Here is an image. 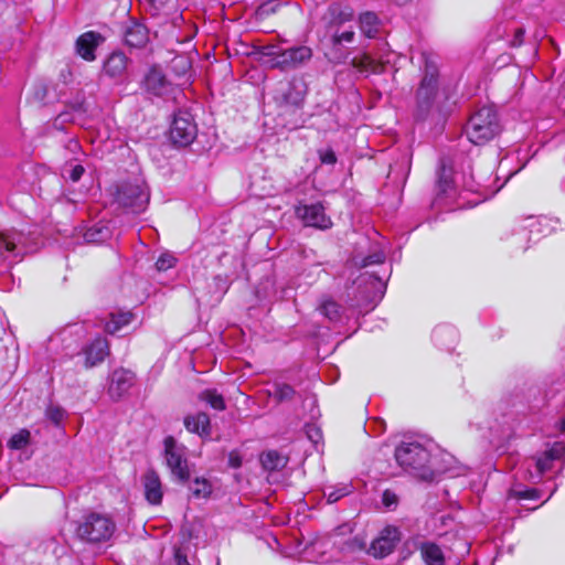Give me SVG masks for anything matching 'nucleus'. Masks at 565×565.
<instances>
[{
	"mask_svg": "<svg viewBox=\"0 0 565 565\" xmlns=\"http://www.w3.org/2000/svg\"><path fill=\"white\" fill-rule=\"evenodd\" d=\"M501 131L498 113L490 106L476 110L465 127V134L470 142L483 145L492 140Z\"/></svg>",
	"mask_w": 565,
	"mask_h": 565,
	"instance_id": "f257e3e1",
	"label": "nucleus"
},
{
	"mask_svg": "<svg viewBox=\"0 0 565 565\" xmlns=\"http://www.w3.org/2000/svg\"><path fill=\"white\" fill-rule=\"evenodd\" d=\"M116 530L110 516L92 512L82 518L76 526V536L86 543L99 544L108 542Z\"/></svg>",
	"mask_w": 565,
	"mask_h": 565,
	"instance_id": "f03ea898",
	"label": "nucleus"
},
{
	"mask_svg": "<svg viewBox=\"0 0 565 565\" xmlns=\"http://www.w3.org/2000/svg\"><path fill=\"white\" fill-rule=\"evenodd\" d=\"M395 446V459L404 458H439L448 455L447 450L426 437H405L393 443Z\"/></svg>",
	"mask_w": 565,
	"mask_h": 565,
	"instance_id": "7ed1b4c3",
	"label": "nucleus"
},
{
	"mask_svg": "<svg viewBox=\"0 0 565 565\" xmlns=\"http://www.w3.org/2000/svg\"><path fill=\"white\" fill-rule=\"evenodd\" d=\"M425 74L416 94V116L424 119L431 109L437 94L438 70L425 55Z\"/></svg>",
	"mask_w": 565,
	"mask_h": 565,
	"instance_id": "20e7f679",
	"label": "nucleus"
},
{
	"mask_svg": "<svg viewBox=\"0 0 565 565\" xmlns=\"http://www.w3.org/2000/svg\"><path fill=\"white\" fill-rule=\"evenodd\" d=\"M323 19L327 21V32L330 34L333 46L354 41L355 33L351 28L340 31V26L343 23L353 19V11L351 9L341 8L339 4H331Z\"/></svg>",
	"mask_w": 565,
	"mask_h": 565,
	"instance_id": "39448f33",
	"label": "nucleus"
},
{
	"mask_svg": "<svg viewBox=\"0 0 565 565\" xmlns=\"http://www.w3.org/2000/svg\"><path fill=\"white\" fill-rule=\"evenodd\" d=\"M149 199V191L142 181L124 182L117 188L116 201L132 213L143 212Z\"/></svg>",
	"mask_w": 565,
	"mask_h": 565,
	"instance_id": "423d86ee",
	"label": "nucleus"
},
{
	"mask_svg": "<svg viewBox=\"0 0 565 565\" xmlns=\"http://www.w3.org/2000/svg\"><path fill=\"white\" fill-rule=\"evenodd\" d=\"M196 134L198 128L192 116L188 111H178L170 127L171 141L179 147H186L192 143Z\"/></svg>",
	"mask_w": 565,
	"mask_h": 565,
	"instance_id": "0eeeda50",
	"label": "nucleus"
},
{
	"mask_svg": "<svg viewBox=\"0 0 565 565\" xmlns=\"http://www.w3.org/2000/svg\"><path fill=\"white\" fill-rule=\"evenodd\" d=\"M142 87L148 94L161 98H170L178 90L158 67L149 70L142 81Z\"/></svg>",
	"mask_w": 565,
	"mask_h": 565,
	"instance_id": "6e6552de",
	"label": "nucleus"
},
{
	"mask_svg": "<svg viewBox=\"0 0 565 565\" xmlns=\"http://www.w3.org/2000/svg\"><path fill=\"white\" fill-rule=\"evenodd\" d=\"M25 239L23 233L14 230L0 233L1 257L3 259L21 260L28 253Z\"/></svg>",
	"mask_w": 565,
	"mask_h": 565,
	"instance_id": "1a4fd4ad",
	"label": "nucleus"
},
{
	"mask_svg": "<svg viewBox=\"0 0 565 565\" xmlns=\"http://www.w3.org/2000/svg\"><path fill=\"white\" fill-rule=\"evenodd\" d=\"M311 56L312 51L309 46L300 45L287 50L280 49L276 63H271V67L281 71L297 68L308 62Z\"/></svg>",
	"mask_w": 565,
	"mask_h": 565,
	"instance_id": "9d476101",
	"label": "nucleus"
},
{
	"mask_svg": "<svg viewBox=\"0 0 565 565\" xmlns=\"http://www.w3.org/2000/svg\"><path fill=\"white\" fill-rule=\"evenodd\" d=\"M296 214L306 226L326 230L332 224L330 217L324 213V207L319 203L298 206Z\"/></svg>",
	"mask_w": 565,
	"mask_h": 565,
	"instance_id": "9b49d317",
	"label": "nucleus"
},
{
	"mask_svg": "<svg viewBox=\"0 0 565 565\" xmlns=\"http://www.w3.org/2000/svg\"><path fill=\"white\" fill-rule=\"evenodd\" d=\"M129 58L122 52H113L103 64V73L115 81L122 83L127 78Z\"/></svg>",
	"mask_w": 565,
	"mask_h": 565,
	"instance_id": "f8f14e48",
	"label": "nucleus"
},
{
	"mask_svg": "<svg viewBox=\"0 0 565 565\" xmlns=\"http://www.w3.org/2000/svg\"><path fill=\"white\" fill-rule=\"evenodd\" d=\"M399 541V532L395 526H386L375 539L370 547V552L375 557H384L392 553L396 543Z\"/></svg>",
	"mask_w": 565,
	"mask_h": 565,
	"instance_id": "ddd939ff",
	"label": "nucleus"
},
{
	"mask_svg": "<svg viewBox=\"0 0 565 565\" xmlns=\"http://www.w3.org/2000/svg\"><path fill=\"white\" fill-rule=\"evenodd\" d=\"M105 38L95 31H87L76 40V53L85 61L93 62L96 60L95 51L103 44Z\"/></svg>",
	"mask_w": 565,
	"mask_h": 565,
	"instance_id": "4468645a",
	"label": "nucleus"
},
{
	"mask_svg": "<svg viewBox=\"0 0 565 565\" xmlns=\"http://www.w3.org/2000/svg\"><path fill=\"white\" fill-rule=\"evenodd\" d=\"M301 444L305 449V459L322 457L324 455L322 431L316 425L306 426V438L301 440Z\"/></svg>",
	"mask_w": 565,
	"mask_h": 565,
	"instance_id": "2eb2a0df",
	"label": "nucleus"
},
{
	"mask_svg": "<svg viewBox=\"0 0 565 565\" xmlns=\"http://www.w3.org/2000/svg\"><path fill=\"white\" fill-rule=\"evenodd\" d=\"M109 352L108 341L104 338L95 339L88 347L84 349V366L89 369L104 361Z\"/></svg>",
	"mask_w": 565,
	"mask_h": 565,
	"instance_id": "dca6fc26",
	"label": "nucleus"
},
{
	"mask_svg": "<svg viewBox=\"0 0 565 565\" xmlns=\"http://www.w3.org/2000/svg\"><path fill=\"white\" fill-rule=\"evenodd\" d=\"M124 40L131 47H142L149 41V31L142 23L130 21L125 28Z\"/></svg>",
	"mask_w": 565,
	"mask_h": 565,
	"instance_id": "f3484780",
	"label": "nucleus"
},
{
	"mask_svg": "<svg viewBox=\"0 0 565 565\" xmlns=\"http://www.w3.org/2000/svg\"><path fill=\"white\" fill-rule=\"evenodd\" d=\"M142 483L147 501L151 504H159L163 494L159 476L153 470H149L145 473Z\"/></svg>",
	"mask_w": 565,
	"mask_h": 565,
	"instance_id": "a211bd4d",
	"label": "nucleus"
},
{
	"mask_svg": "<svg viewBox=\"0 0 565 565\" xmlns=\"http://www.w3.org/2000/svg\"><path fill=\"white\" fill-rule=\"evenodd\" d=\"M404 472L420 481H433L435 471L426 461H397Z\"/></svg>",
	"mask_w": 565,
	"mask_h": 565,
	"instance_id": "6ab92c4d",
	"label": "nucleus"
},
{
	"mask_svg": "<svg viewBox=\"0 0 565 565\" xmlns=\"http://www.w3.org/2000/svg\"><path fill=\"white\" fill-rule=\"evenodd\" d=\"M134 383V375L126 370H118L113 373L111 382L109 385V394L111 396L120 397L126 393Z\"/></svg>",
	"mask_w": 565,
	"mask_h": 565,
	"instance_id": "aec40b11",
	"label": "nucleus"
},
{
	"mask_svg": "<svg viewBox=\"0 0 565 565\" xmlns=\"http://www.w3.org/2000/svg\"><path fill=\"white\" fill-rule=\"evenodd\" d=\"M422 559L426 565H444L445 555L441 547L430 541L420 542L418 545Z\"/></svg>",
	"mask_w": 565,
	"mask_h": 565,
	"instance_id": "412c9836",
	"label": "nucleus"
},
{
	"mask_svg": "<svg viewBox=\"0 0 565 565\" xmlns=\"http://www.w3.org/2000/svg\"><path fill=\"white\" fill-rule=\"evenodd\" d=\"M184 426L189 431L202 437L210 436L211 434L210 417L205 413L186 416L184 418Z\"/></svg>",
	"mask_w": 565,
	"mask_h": 565,
	"instance_id": "4be33fe9",
	"label": "nucleus"
},
{
	"mask_svg": "<svg viewBox=\"0 0 565 565\" xmlns=\"http://www.w3.org/2000/svg\"><path fill=\"white\" fill-rule=\"evenodd\" d=\"M523 463H526L522 467L525 470L524 478L536 483L542 480L545 473L552 470L553 461H523Z\"/></svg>",
	"mask_w": 565,
	"mask_h": 565,
	"instance_id": "5701e85b",
	"label": "nucleus"
},
{
	"mask_svg": "<svg viewBox=\"0 0 565 565\" xmlns=\"http://www.w3.org/2000/svg\"><path fill=\"white\" fill-rule=\"evenodd\" d=\"M360 29L367 38H375L380 30V19L375 12L365 11L359 17Z\"/></svg>",
	"mask_w": 565,
	"mask_h": 565,
	"instance_id": "b1692460",
	"label": "nucleus"
},
{
	"mask_svg": "<svg viewBox=\"0 0 565 565\" xmlns=\"http://www.w3.org/2000/svg\"><path fill=\"white\" fill-rule=\"evenodd\" d=\"M134 315L130 311L125 312H113L110 313L109 320L106 322L105 330L108 333H116L122 327L131 322Z\"/></svg>",
	"mask_w": 565,
	"mask_h": 565,
	"instance_id": "393cba45",
	"label": "nucleus"
},
{
	"mask_svg": "<svg viewBox=\"0 0 565 565\" xmlns=\"http://www.w3.org/2000/svg\"><path fill=\"white\" fill-rule=\"evenodd\" d=\"M352 65L361 72H382V64L374 60L371 55L364 53L361 56H355L352 60Z\"/></svg>",
	"mask_w": 565,
	"mask_h": 565,
	"instance_id": "a878e982",
	"label": "nucleus"
},
{
	"mask_svg": "<svg viewBox=\"0 0 565 565\" xmlns=\"http://www.w3.org/2000/svg\"><path fill=\"white\" fill-rule=\"evenodd\" d=\"M296 394L297 393L291 385L279 382H276L274 384V391L270 393L274 399H276L279 403L292 401Z\"/></svg>",
	"mask_w": 565,
	"mask_h": 565,
	"instance_id": "bb28decb",
	"label": "nucleus"
},
{
	"mask_svg": "<svg viewBox=\"0 0 565 565\" xmlns=\"http://www.w3.org/2000/svg\"><path fill=\"white\" fill-rule=\"evenodd\" d=\"M199 398L216 411L225 409V401L216 390H204L200 393Z\"/></svg>",
	"mask_w": 565,
	"mask_h": 565,
	"instance_id": "cd10ccee",
	"label": "nucleus"
},
{
	"mask_svg": "<svg viewBox=\"0 0 565 565\" xmlns=\"http://www.w3.org/2000/svg\"><path fill=\"white\" fill-rule=\"evenodd\" d=\"M174 479L185 482L190 479L191 469L189 461H167Z\"/></svg>",
	"mask_w": 565,
	"mask_h": 565,
	"instance_id": "c85d7f7f",
	"label": "nucleus"
},
{
	"mask_svg": "<svg viewBox=\"0 0 565 565\" xmlns=\"http://www.w3.org/2000/svg\"><path fill=\"white\" fill-rule=\"evenodd\" d=\"M191 493L196 499H206L212 492V484L204 478H195L190 487Z\"/></svg>",
	"mask_w": 565,
	"mask_h": 565,
	"instance_id": "c756f323",
	"label": "nucleus"
},
{
	"mask_svg": "<svg viewBox=\"0 0 565 565\" xmlns=\"http://www.w3.org/2000/svg\"><path fill=\"white\" fill-rule=\"evenodd\" d=\"M163 444L167 459H182L185 456L184 447L179 445L173 437H166Z\"/></svg>",
	"mask_w": 565,
	"mask_h": 565,
	"instance_id": "7c9ffc66",
	"label": "nucleus"
},
{
	"mask_svg": "<svg viewBox=\"0 0 565 565\" xmlns=\"http://www.w3.org/2000/svg\"><path fill=\"white\" fill-rule=\"evenodd\" d=\"M280 47L276 44H267V45H257L254 46L253 54L257 55L259 60L264 57H268V63L271 66V63H276L277 55L279 54Z\"/></svg>",
	"mask_w": 565,
	"mask_h": 565,
	"instance_id": "2f4dec72",
	"label": "nucleus"
},
{
	"mask_svg": "<svg viewBox=\"0 0 565 565\" xmlns=\"http://www.w3.org/2000/svg\"><path fill=\"white\" fill-rule=\"evenodd\" d=\"M437 186L440 193L448 195L452 189V173L450 169H447L444 164L440 167L438 172Z\"/></svg>",
	"mask_w": 565,
	"mask_h": 565,
	"instance_id": "473e14b6",
	"label": "nucleus"
},
{
	"mask_svg": "<svg viewBox=\"0 0 565 565\" xmlns=\"http://www.w3.org/2000/svg\"><path fill=\"white\" fill-rule=\"evenodd\" d=\"M324 497L327 498L328 503H334L341 498L351 493V486L344 484L339 487H329L324 490Z\"/></svg>",
	"mask_w": 565,
	"mask_h": 565,
	"instance_id": "72a5a7b5",
	"label": "nucleus"
},
{
	"mask_svg": "<svg viewBox=\"0 0 565 565\" xmlns=\"http://www.w3.org/2000/svg\"><path fill=\"white\" fill-rule=\"evenodd\" d=\"M319 309L331 321H337L340 318V306L331 299L324 300Z\"/></svg>",
	"mask_w": 565,
	"mask_h": 565,
	"instance_id": "f704fd0d",
	"label": "nucleus"
},
{
	"mask_svg": "<svg viewBox=\"0 0 565 565\" xmlns=\"http://www.w3.org/2000/svg\"><path fill=\"white\" fill-rule=\"evenodd\" d=\"M29 440L30 431L26 429H21L9 439L8 446L11 449H22L29 444Z\"/></svg>",
	"mask_w": 565,
	"mask_h": 565,
	"instance_id": "c9c22d12",
	"label": "nucleus"
},
{
	"mask_svg": "<svg viewBox=\"0 0 565 565\" xmlns=\"http://www.w3.org/2000/svg\"><path fill=\"white\" fill-rule=\"evenodd\" d=\"M177 263V258L170 253H163L156 262L159 271H166L172 268Z\"/></svg>",
	"mask_w": 565,
	"mask_h": 565,
	"instance_id": "e433bc0d",
	"label": "nucleus"
},
{
	"mask_svg": "<svg viewBox=\"0 0 565 565\" xmlns=\"http://www.w3.org/2000/svg\"><path fill=\"white\" fill-rule=\"evenodd\" d=\"M433 337L436 342L444 344L441 342L443 338L449 337L451 339V342H454L456 340V332L450 327H437L433 332Z\"/></svg>",
	"mask_w": 565,
	"mask_h": 565,
	"instance_id": "4c0bfd02",
	"label": "nucleus"
},
{
	"mask_svg": "<svg viewBox=\"0 0 565 565\" xmlns=\"http://www.w3.org/2000/svg\"><path fill=\"white\" fill-rule=\"evenodd\" d=\"M565 455V444L555 441L547 450L545 459H562Z\"/></svg>",
	"mask_w": 565,
	"mask_h": 565,
	"instance_id": "58836bf2",
	"label": "nucleus"
},
{
	"mask_svg": "<svg viewBox=\"0 0 565 565\" xmlns=\"http://www.w3.org/2000/svg\"><path fill=\"white\" fill-rule=\"evenodd\" d=\"M511 494L516 499H539L540 492L536 489L518 490L512 489Z\"/></svg>",
	"mask_w": 565,
	"mask_h": 565,
	"instance_id": "ea45409f",
	"label": "nucleus"
},
{
	"mask_svg": "<svg viewBox=\"0 0 565 565\" xmlns=\"http://www.w3.org/2000/svg\"><path fill=\"white\" fill-rule=\"evenodd\" d=\"M46 415L52 423L58 425L63 420L65 412L58 406H50Z\"/></svg>",
	"mask_w": 565,
	"mask_h": 565,
	"instance_id": "a19ab883",
	"label": "nucleus"
},
{
	"mask_svg": "<svg viewBox=\"0 0 565 565\" xmlns=\"http://www.w3.org/2000/svg\"><path fill=\"white\" fill-rule=\"evenodd\" d=\"M382 502L385 508L393 510L397 507L398 498L393 491L385 490L382 494Z\"/></svg>",
	"mask_w": 565,
	"mask_h": 565,
	"instance_id": "79ce46f5",
	"label": "nucleus"
},
{
	"mask_svg": "<svg viewBox=\"0 0 565 565\" xmlns=\"http://www.w3.org/2000/svg\"><path fill=\"white\" fill-rule=\"evenodd\" d=\"M320 161L324 164H334L337 162V156L332 149H326L319 151Z\"/></svg>",
	"mask_w": 565,
	"mask_h": 565,
	"instance_id": "37998d69",
	"label": "nucleus"
},
{
	"mask_svg": "<svg viewBox=\"0 0 565 565\" xmlns=\"http://www.w3.org/2000/svg\"><path fill=\"white\" fill-rule=\"evenodd\" d=\"M84 171L85 170L81 164H76L71 169H65L64 173L67 174L73 182H77L82 178Z\"/></svg>",
	"mask_w": 565,
	"mask_h": 565,
	"instance_id": "c03bdc74",
	"label": "nucleus"
},
{
	"mask_svg": "<svg viewBox=\"0 0 565 565\" xmlns=\"http://www.w3.org/2000/svg\"><path fill=\"white\" fill-rule=\"evenodd\" d=\"M147 2L151 9H153L157 13L168 7L169 4H174V0H143Z\"/></svg>",
	"mask_w": 565,
	"mask_h": 565,
	"instance_id": "a18cd8bd",
	"label": "nucleus"
},
{
	"mask_svg": "<svg viewBox=\"0 0 565 565\" xmlns=\"http://www.w3.org/2000/svg\"><path fill=\"white\" fill-rule=\"evenodd\" d=\"M275 9H276V6L273 2H264L263 4H260L257 8L256 14L259 18H264L270 13H274Z\"/></svg>",
	"mask_w": 565,
	"mask_h": 565,
	"instance_id": "49530a36",
	"label": "nucleus"
},
{
	"mask_svg": "<svg viewBox=\"0 0 565 565\" xmlns=\"http://www.w3.org/2000/svg\"><path fill=\"white\" fill-rule=\"evenodd\" d=\"M385 259V256L383 253H374L372 255H369L363 259L362 266L366 267L374 264H381Z\"/></svg>",
	"mask_w": 565,
	"mask_h": 565,
	"instance_id": "de8ad7c7",
	"label": "nucleus"
},
{
	"mask_svg": "<svg viewBox=\"0 0 565 565\" xmlns=\"http://www.w3.org/2000/svg\"><path fill=\"white\" fill-rule=\"evenodd\" d=\"M174 558L177 565H194L188 562L186 556L182 554L180 548L175 551Z\"/></svg>",
	"mask_w": 565,
	"mask_h": 565,
	"instance_id": "09e8293b",
	"label": "nucleus"
},
{
	"mask_svg": "<svg viewBox=\"0 0 565 565\" xmlns=\"http://www.w3.org/2000/svg\"><path fill=\"white\" fill-rule=\"evenodd\" d=\"M259 459H281L280 454H278L276 450H268L266 452H263L259 457Z\"/></svg>",
	"mask_w": 565,
	"mask_h": 565,
	"instance_id": "8fccbe9b",
	"label": "nucleus"
},
{
	"mask_svg": "<svg viewBox=\"0 0 565 565\" xmlns=\"http://www.w3.org/2000/svg\"><path fill=\"white\" fill-rule=\"evenodd\" d=\"M99 233H100V231H96V232H95L93 228H89V230L85 233V238H86L87 241H89V242H90V241H96L97 238H96L95 236H96V234H99Z\"/></svg>",
	"mask_w": 565,
	"mask_h": 565,
	"instance_id": "3c124183",
	"label": "nucleus"
},
{
	"mask_svg": "<svg viewBox=\"0 0 565 565\" xmlns=\"http://www.w3.org/2000/svg\"><path fill=\"white\" fill-rule=\"evenodd\" d=\"M278 462H279V461H273V460H269V461H263V463H264V468H265V469H271V470H274V469H277V468H278V465H277Z\"/></svg>",
	"mask_w": 565,
	"mask_h": 565,
	"instance_id": "603ef678",
	"label": "nucleus"
},
{
	"mask_svg": "<svg viewBox=\"0 0 565 565\" xmlns=\"http://www.w3.org/2000/svg\"><path fill=\"white\" fill-rule=\"evenodd\" d=\"M68 148H70V150H71V151H73V152L77 151V150L79 149V143H78V141H77V140H74V139L70 140V142H68Z\"/></svg>",
	"mask_w": 565,
	"mask_h": 565,
	"instance_id": "864d4df0",
	"label": "nucleus"
},
{
	"mask_svg": "<svg viewBox=\"0 0 565 565\" xmlns=\"http://www.w3.org/2000/svg\"><path fill=\"white\" fill-rule=\"evenodd\" d=\"M374 424L377 426L380 433L385 430V422L383 419H375Z\"/></svg>",
	"mask_w": 565,
	"mask_h": 565,
	"instance_id": "5fc2aeb1",
	"label": "nucleus"
},
{
	"mask_svg": "<svg viewBox=\"0 0 565 565\" xmlns=\"http://www.w3.org/2000/svg\"><path fill=\"white\" fill-rule=\"evenodd\" d=\"M559 430H561L562 433H564V431H565V417H564V418L561 420V423H559Z\"/></svg>",
	"mask_w": 565,
	"mask_h": 565,
	"instance_id": "6e6d98bb",
	"label": "nucleus"
},
{
	"mask_svg": "<svg viewBox=\"0 0 565 565\" xmlns=\"http://www.w3.org/2000/svg\"><path fill=\"white\" fill-rule=\"evenodd\" d=\"M230 462H231V467L238 468L241 466L242 461L235 460V461H230Z\"/></svg>",
	"mask_w": 565,
	"mask_h": 565,
	"instance_id": "4d7b16f0",
	"label": "nucleus"
},
{
	"mask_svg": "<svg viewBox=\"0 0 565 565\" xmlns=\"http://www.w3.org/2000/svg\"><path fill=\"white\" fill-rule=\"evenodd\" d=\"M230 459L234 460V459H238V457L231 456Z\"/></svg>",
	"mask_w": 565,
	"mask_h": 565,
	"instance_id": "13d9d810",
	"label": "nucleus"
}]
</instances>
